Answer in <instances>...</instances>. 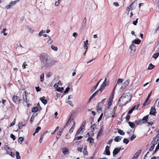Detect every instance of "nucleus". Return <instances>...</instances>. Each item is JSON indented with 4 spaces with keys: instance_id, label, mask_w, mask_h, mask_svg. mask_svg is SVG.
<instances>
[{
    "instance_id": "nucleus-35",
    "label": "nucleus",
    "mask_w": 159,
    "mask_h": 159,
    "mask_svg": "<svg viewBox=\"0 0 159 159\" xmlns=\"http://www.w3.org/2000/svg\"><path fill=\"white\" fill-rule=\"evenodd\" d=\"M5 150L7 151V153L8 154L9 153V152H10L11 151L10 149L7 146H6L5 147Z\"/></svg>"
},
{
    "instance_id": "nucleus-28",
    "label": "nucleus",
    "mask_w": 159,
    "mask_h": 159,
    "mask_svg": "<svg viewBox=\"0 0 159 159\" xmlns=\"http://www.w3.org/2000/svg\"><path fill=\"white\" fill-rule=\"evenodd\" d=\"M112 113H113V112ZM116 116V115L115 113H114L113 114V113H111L109 115V116H108L107 118H115Z\"/></svg>"
},
{
    "instance_id": "nucleus-8",
    "label": "nucleus",
    "mask_w": 159,
    "mask_h": 159,
    "mask_svg": "<svg viewBox=\"0 0 159 159\" xmlns=\"http://www.w3.org/2000/svg\"><path fill=\"white\" fill-rule=\"evenodd\" d=\"M12 99L13 102L16 104H19L20 102L21 99L20 97L17 96H14L12 97Z\"/></svg>"
},
{
    "instance_id": "nucleus-19",
    "label": "nucleus",
    "mask_w": 159,
    "mask_h": 159,
    "mask_svg": "<svg viewBox=\"0 0 159 159\" xmlns=\"http://www.w3.org/2000/svg\"><path fill=\"white\" fill-rule=\"evenodd\" d=\"M110 148V147L108 146H107L105 148V152H106V154L108 156H109L110 154V152L109 151Z\"/></svg>"
},
{
    "instance_id": "nucleus-58",
    "label": "nucleus",
    "mask_w": 159,
    "mask_h": 159,
    "mask_svg": "<svg viewBox=\"0 0 159 159\" xmlns=\"http://www.w3.org/2000/svg\"><path fill=\"white\" fill-rule=\"evenodd\" d=\"M27 66V65L26 64V62H25L23 63L22 65V68L23 69H25L26 68V66Z\"/></svg>"
},
{
    "instance_id": "nucleus-7",
    "label": "nucleus",
    "mask_w": 159,
    "mask_h": 159,
    "mask_svg": "<svg viewBox=\"0 0 159 159\" xmlns=\"http://www.w3.org/2000/svg\"><path fill=\"white\" fill-rule=\"evenodd\" d=\"M19 0H17L13 1H11L10 2L9 5H7L5 7V8L7 9L10 8L13 6L15 5L19 1Z\"/></svg>"
},
{
    "instance_id": "nucleus-32",
    "label": "nucleus",
    "mask_w": 159,
    "mask_h": 159,
    "mask_svg": "<svg viewBox=\"0 0 159 159\" xmlns=\"http://www.w3.org/2000/svg\"><path fill=\"white\" fill-rule=\"evenodd\" d=\"M56 89V90L57 91L61 92V93L64 90L63 88L62 87H57Z\"/></svg>"
},
{
    "instance_id": "nucleus-51",
    "label": "nucleus",
    "mask_w": 159,
    "mask_h": 159,
    "mask_svg": "<svg viewBox=\"0 0 159 159\" xmlns=\"http://www.w3.org/2000/svg\"><path fill=\"white\" fill-rule=\"evenodd\" d=\"M45 32V30H41L39 34V36H41L43 34H44Z\"/></svg>"
},
{
    "instance_id": "nucleus-21",
    "label": "nucleus",
    "mask_w": 159,
    "mask_h": 159,
    "mask_svg": "<svg viewBox=\"0 0 159 159\" xmlns=\"http://www.w3.org/2000/svg\"><path fill=\"white\" fill-rule=\"evenodd\" d=\"M62 153L64 155L68 154L69 153V150L66 148H62Z\"/></svg>"
},
{
    "instance_id": "nucleus-18",
    "label": "nucleus",
    "mask_w": 159,
    "mask_h": 159,
    "mask_svg": "<svg viewBox=\"0 0 159 159\" xmlns=\"http://www.w3.org/2000/svg\"><path fill=\"white\" fill-rule=\"evenodd\" d=\"M156 113V109L155 107H152L150 112V115H154Z\"/></svg>"
},
{
    "instance_id": "nucleus-53",
    "label": "nucleus",
    "mask_w": 159,
    "mask_h": 159,
    "mask_svg": "<svg viewBox=\"0 0 159 159\" xmlns=\"http://www.w3.org/2000/svg\"><path fill=\"white\" fill-rule=\"evenodd\" d=\"M60 0H58L55 2V5L56 6H58L59 5Z\"/></svg>"
},
{
    "instance_id": "nucleus-2",
    "label": "nucleus",
    "mask_w": 159,
    "mask_h": 159,
    "mask_svg": "<svg viewBox=\"0 0 159 159\" xmlns=\"http://www.w3.org/2000/svg\"><path fill=\"white\" fill-rule=\"evenodd\" d=\"M132 94L129 92L124 93L119 99L118 104L120 106H122L131 100Z\"/></svg>"
},
{
    "instance_id": "nucleus-33",
    "label": "nucleus",
    "mask_w": 159,
    "mask_h": 159,
    "mask_svg": "<svg viewBox=\"0 0 159 159\" xmlns=\"http://www.w3.org/2000/svg\"><path fill=\"white\" fill-rule=\"evenodd\" d=\"M157 144V143H153V144L152 145V146L149 149V151H151L154 149L155 147V145Z\"/></svg>"
},
{
    "instance_id": "nucleus-55",
    "label": "nucleus",
    "mask_w": 159,
    "mask_h": 159,
    "mask_svg": "<svg viewBox=\"0 0 159 159\" xmlns=\"http://www.w3.org/2000/svg\"><path fill=\"white\" fill-rule=\"evenodd\" d=\"M8 154L10 155L13 157H15V153L13 152H12L11 151L10 152H9V153Z\"/></svg>"
},
{
    "instance_id": "nucleus-56",
    "label": "nucleus",
    "mask_w": 159,
    "mask_h": 159,
    "mask_svg": "<svg viewBox=\"0 0 159 159\" xmlns=\"http://www.w3.org/2000/svg\"><path fill=\"white\" fill-rule=\"evenodd\" d=\"M44 74H42L40 75V78L41 81V82L43 81V78H44Z\"/></svg>"
},
{
    "instance_id": "nucleus-25",
    "label": "nucleus",
    "mask_w": 159,
    "mask_h": 159,
    "mask_svg": "<svg viewBox=\"0 0 159 159\" xmlns=\"http://www.w3.org/2000/svg\"><path fill=\"white\" fill-rule=\"evenodd\" d=\"M122 138V137L120 136H117L114 139V140L116 142H119Z\"/></svg>"
},
{
    "instance_id": "nucleus-54",
    "label": "nucleus",
    "mask_w": 159,
    "mask_h": 159,
    "mask_svg": "<svg viewBox=\"0 0 159 159\" xmlns=\"http://www.w3.org/2000/svg\"><path fill=\"white\" fill-rule=\"evenodd\" d=\"M139 105H136L133 107L131 109L132 111L134 110L135 109H137L139 107Z\"/></svg>"
},
{
    "instance_id": "nucleus-22",
    "label": "nucleus",
    "mask_w": 159,
    "mask_h": 159,
    "mask_svg": "<svg viewBox=\"0 0 159 159\" xmlns=\"http://www.w3.org/2000/svg\"><path fill=\"white\" fill-rule=\"evenodd\" d=\"M98 90H97L96 92H95L93 94L92 96L90 98L89 100V102H90L92 100L93 98L97 95V94L98 93Z\"/></svg>"
},
{
    "instance_id": "nucleus-23",
    "label": "nucleus",
    "mask_w": 159,
    "mask_h": 159,
    "mask_svg": "<svg viewBox=\"0 0 159 159\" xmlns=\"http://www.w3.org/2000/svg\"><path fill=\"white\" fill-rule=\"evenodd\" d=\"M44 97L40 98L39 99L44 104L46 105L47 102V100L44 98Z\"/></svg>"
},
{
    "instance_id": "nucleus-48",
    "label": "nucleus",
    "mask_w": 159,
    "mask_h": 159,
    "mask_svg": "<svg viewBox=\"0 0 159 159\" xmlns=\"http://www.w3.org/2000/svg\"><path fill=\"white\" fill-rule=\"evenodd\" d=\"M159 53L157 52V53H155L154 54H153L152 57H153L156 59L157 57H158L159 56Z\"/></svg>"
},
{
    "instance_id": "nucleus-38",
    "label": "nucleus",
    "mask_w": 159,
    "mask_h": 159,
    "mask_svg": "<svg viewBox=\"0 0 159 159\" xmlns=\"http://www.w3.org/2000/svg\"><path fill=\"white\" fill-rule=\"evenodd\" d=\"M44 134H45L44 133H43V134H41V135L40 138V139L39 140V142L40 143H41L42 142V140H43V136H44Z\"/></svg>"
},
{
    "instance_id": "nucleus-16",
    "label": "nucleus",
    "mask_w": 159,
    "mask_h": 159,
    "mask_svg": "<svg viewBox=\"0 0 159 159\" xmlns=\"http://www.w3.org/2000/svg\"><path fill=\"white\" fill-rule=\"evenodd\" d=\"M121 149V148L120 147L118 148H115L113 150V156L116 155L119 152H120Z\"/></svg>"
},
{
    "instance_id": "nucleus-41",
    "label": "nucleus",
    "mask_w": 159,
    "mask_h": 159,
    "mask_svg": "<svg viewBox=\"0 0 159 159\" xmlns=\"http://www.w3.org/2000/svg\"><path fill=\"white\" fill-rule=\"evenodd\" d=\"M16 159H20V155L19 153L18 152H16Z\"/></svg>"
},
{
    "instance_id": "nucleus-39",
    "label": "nucleus",
    "mask_w": 159,
    "mask_h": 159,
    "mask_svg": "<svg viewBox=\"0 0 159 159\" xmlns=\"http://www.w3.org/2000/svg\"><path fill=\"white\" fill-rule=\"evenodd\" d=\"M27 28L28 31L30 33H32L34 31V30L30 27L28 26Z\"/></svg>"
},
{
    "instance_id": "nucleus-17",
    "label": "nucleus",
    "mask_w": 159,
    "mask_h": 159,
    "mask_svg": "<svg viewBox=\"0 0 159 159\" xmlns=\"http://www.w3.org/2000/svg\"><path fill=\"white\" fill-rule=\"evenodd\" d=\"M73 125L69 130V132L70 133H71L72 132H73L75 127V120L73 121Z\"/></svg>"
},
{
    "instance_id": "nucleus-9",
    "label": "nucleus",
    "mask_w": 159,
    "mask_h": 159,
    "mask_svg": "<svg viewBox=\"0 0 159 159\" xmlns=\"http://www.w3.org/2000/svg\"><path fill=\"white\" fill-rule=\"evenodd\" d=\"M142 121V122H145L148 126L150 125H152L155 123V121L153 120V121H150V120H140L139 122L140 123L141 121Z\"/></svg>"
},
{
    "instance_id": "nucleus-59",
    "label": "nucleus",
    "mask_w": 159,
    "mask_h": 159,
    "mask_svg": "<svg viewBox=\"0 0 159 159\" xmlns=\"http://www.w3.org/2000/svg\"><path fill=\"white\" fill-rule=\"evenodd\" d=\"M10 137L13 140H15L16 139L15 136L12 134H11L10 135Z\"/></svg>"
},
{
    "instance_id": "nucleus-20",
    "label": "nucleus",
    "mask_w": 159,
    "mask_h": 159,
    "mask_svg": "<svg viewBox=\"0 0 159 159\" xmlns=\"http://www.w3.org/2000/svg\"><path fill=\"white\" fill-rule=\"evenodd\" d=\"M62 85L61 82L60 81H59L58 82L56 83L54 85L53 87L57 89V87H61Z\"/></svg>"
},
{
    "instance_id": "nucleus-29",
    "label": "nucleus",
    "mask_w": 159,
    "mask_h": 159,
    "mask_svg": "<svg viewBox=\"0 0 159 159\" xmlns=\"http://www.w3.org/2000/svg\"><path fill=\"white\" fill-rule=\"evenodd\" d=\"M87 140L88 141L89 143H94V139L92 137H90Z\"/></svg>"
},
{
    "instance_id": "nucleus-50",
    "label": "nucleus",
    "mask_w": 159,
    "mask_h": 159,
    "mask_svg": "<svg viewBox=\"0 0 159 159\" xmlns=\"http://www.w3.org/2000/svg\"><path fill=\"white\" fill-rule=\"evenodd\" d=\"M72 120V121H73L74 120H68V121H67V123H66L65 125L66 126L69 125H70V124Z\"/></svg>"
},
{
    "instance_id": "nucleus-60",
    "label": "nucleus",
    "mask_w": 159,
    "mask_h": 159,
    "mask_svg": "<svg viewBox=\"0 0 159 159\" xmlns=\"http://www.w3.org/2000/svg\"><path fill=\"white\" fill-rule=\"evenodd\" d=\"M136 137V136L134 135H133L130 137V140H133Z\"/></svg>"
},
{
    "instance_id": "nucleus-11",
    "label": "nucleus",
    "mask_w": 159,
    "mask_h": 159,
    "mask_svg": "<svg viewBox=\"0 0 159 159\" xmlns=\"http://www.w3.org/2000/svg\"><path fill=\"white\" fill-rule=\"evenodd\" d=\"M87 24V19L86 17H84L83 20V22L81 25V26L80 28V30H83L84 28Z\"/></svg>"
},
{
    "instance_id": "nucleus-46",
    "label": "nucleus",
    "mask_w": 159,
    "mask_h": 159,
    "mask_svg": "<svg viewBox=\"0 0 159 159\" xmlns=\"http://www.w3.org/2000/svg\"><path fill=\"white\" fill-rule=\"evenodd\" d=\"M23 140L24 139L23 137H19L18 139V142L20 143H21Z\"/></svg>"
},
{
    "instance_id": "nucleus-24",
    "label": "nucleus",
    "mask_w": 159,
    "mask_h": 159,
    "mask_svg": "<svg viewBox=\"0 0 159 159\" xmlns=\"http://www.w3.org/2000/svg\"><path fill=\"white\" fill-rule=\"evenodd\" d=\"M88 42V40H87L86 41L84 42V47L86 50L88 49V45L89 44Z\"/></svg>"
},
{
    "instance_id": "nucleus-13",
    "label": "nucleus",
    "mask_w": 159,
    "mask_h": 159,
    "mask_svg": "<svg viewBox=\"0 0 159 159\" xmlns=\"http://www.w3.org/2000/svg\"><path fill=\"white\" fill-rule=\"evenodd\" d=\"M137 5V2L135 1L129 5V8L131 10L134 9Z\"/></svg>"
},
{
    "instance_id": "nucleus-30",
    "label": "nucleus",
    "mask_w": 159,
    "mask_h": 159,
    "mask_svg": "<svg viewBox=\"0 0 159 159\" xmlns=\"http://www.w3.org/2000/svg\"><path fill=\"white\" fill-rule=\"evenodd\" d=\"M48 39L47 42V43L48 44L50 45L52 43L53 41L49 36H48Z\"/></svg>"
},
{
    "instance_id": "nucleus-1",
    "label": "nucleus",
    "mask_w": 159,
    "mask_h": 159,
    "mask_svg": "<svg viewBox=\"0 0 159 159\" xmlns=\"http://www.w3.org/2000/svg\"><path fill=\"white\" fill-rule=\"evenodd\" d=\"M41 66L42 67H50L54 65L56 61L52 60L47 54L42 53L40 56Z\"/></svg>"
},
{
    "instance_id": "nucleus-62",
    "label": "nucleus",
    "mask_w": 159,
    "mask_h": 159,
    "mask_svg": "<svg viewBox=\"0 0 159 159\" xmlns=\"http://www.w3.org/2000/svg\"><path fill=\"white\" fill-rule=\"evenodd\" d=\"M138 19L137 18L136 19V20L135 21H134L133 22V24H134V25H137V24L138 22Z\"/></svg>"
},
{
    "instance_id": "nucleus-45",
    "label": "nucleus",
    "mask_w": 159,
    "mask_h": 159,
    "mask_svg": "<svg viewBox=\"0 0 159 159\" xmlns=\"http://www.w3.org/2000/svg\"><path fill=\"white\" fill-rule=\"evenodd\" d=\"M56 95L54 97L55 99L56 100H57L59 97L60 96V94L58 93H56Z\"/></svg>"
},
{
    "instance_id": "nucleus-61",
    "label": "nucleus",
    "mask_w": 159,
    "mask_h": 159,
    "mask_svg": "<svg viewBox=\"0 0 159 159\" xmlns=\"http://www.w3.org/2000/svg\"><path fill=\"white\" fill-rule=\"evenodd\" d=\"M96 127V125L95 124H94L91 125V128L93 129H94Z\"/></svg>"
},
{
    "instance_id": "nucleus-44",
    "label": "nucleus",
    "mask_w": 159,
    "mask_h": 159,
    "mask_svg": "<svg viewBox=\"0 0 159 159\" xmlns=\"http://www.w3.org/2000/svg\"><path fill=\"white\" fill-rule=\"evenodd\" d=\"M118 132L121 135H124L125 133L123 132V131L120 129H118Z\"/></svg>"
},
{
    "instance_id": "nucleus-5",
    "label": "nucleus",
    "mask_w": 159,
    "mask_h": 159,
    "mask_svg": "<svg viewBox=\"0 0 159 159\" xmlns=\"http://www.w3.org/2000/svg\"><path fill=\"white\" fill-rule=\"evenodd\" d=\"M130 82L129 79L126 80L121 85V86L119 89V91L122 92L125 89L126 87L129 84Z\"/></svg>"
},
{
    "instance_id": "nucleus-10",
    "label": "nucleus",
    "mask_w": 159,
    "mask_h": 159,
    "mask_svg": "<svg viewBox=\"0 0 159 159\" xmlns=\"http://www.w3.org/2000/svg\"><path fill=\"white\" fill-rule=\"evenodd\" d=\"M26 121L25 120L23 121H20L18 123V129H22V127L26 126Z\"/></svg>"
},
{
    "instance_id": "nucleus-57",
    "label": "nucleus",
    "mask_w": 159,
    "mask_h": 159,
    "mask_svg": "<svg viewBox=\"0 0 159 159\" xmlns=\"http://www.w3.org/2000/svg\"><path fill=\"white\" fill-rule=\"evenodd\" d=\"M63 129H60L59 131L57 133V135H61V133H62L63 131Z\"/></svg>"
},
{
    "instance_id": "nucleus-34",
    "label": "nucleus",
    "mask_w": 159,
    "mask_h": 159,
    "mask_svg": "<svg viewBox=\"0 0 159 159\" xmlns=\"http://www.w3.org/2000/svg\"><path fill=\"white\" fill-rule=\"evenodd\" d=\"M154 66L152 64L150 63L149 64L148 67V70H151L154 67Z\"/></svg>"
},
{
    "instance_id": "nucleus-64",
    "label": "nucleus",
    "mask_w": 159,
    "mask_h": 159,
    "mask_svg": "<svg viewBox=\"0 0 159 159\" xmlns=\"http://www.w3.org/2000/svg\"><path fill=\"white\" fill-rule=\"evenodd\" d=\"M159 149V142L158 144V145H157V147L156 148L154 152L153 153V154L154 153V152L157 151V150H158Z\"/></svg>"
},
{
    "instance_id": "nucleus-63",
    "label": "nucleus",
    "mask_w": 159,
    "mask_h": 159,
    "mask_svg": "<svg viewBox=\"0 0 159 159\" xmlns=\"http://www.w3.org/2000/svg\"><path fill=\"white\" fill-rule=\"evenodd\" d=\"M16 120H14L11 123L10 126H12L15 125L16 123Z\"/></svg>"
},
{
    "instance_id": "nucleus-26",
    "label": "nucleus",
    "mask_w": 159,
    "mask_h": 159,
    "mask_svg": "<svg viewBox=\"0 0 159 159\" xmlns=\"http://www.w3.org/2000/svg\"><path fill=\"white\" fill-rule=\"evenodd\" d=\"M141 40L139 39H135L132 41V43H134L136 44H139L141 42Z\"/></svg>"
},
{
    "instance_id": "nucleus-49",
    "label": "nucleus",
    "mask_w": 159,
    "mask_h": 159,
    "mask_svg": "<svg viewBox=\"0 0 159 159\" xmlns=\"http://www.w3.org/2000/svg\"><path fill=\"white\" fill-rule=\"evenodd\" d=\"M41 129V128L40 127L38 126V127H37L34 132V133H38L39 132V131Z\"/></svg>"
},
{
    "instance_id": "nucleus-14",
    "label": "nucleus",
    "mask_w": 159,
    "mask_h": 159,
    "mask_svg": "<svg viewBox=\"0 0 159 159\" xmlns=\"http://www.w3.org/2000/svg\"><path fill=\"white\" fill-rule=\"evenodd\" d=\"M107 85V83L103 82L100 87V88L98 90V92L100 91V93L104 89L105 87Z\"/></svg>"
},
{
    "instance_id": "nucleus-27",
    "label": "nucleus",
    "mask_w": 159,
    "mask_h": 159,
    "mask_svg": "<svg viewBox=\"0 0 159 159\" xmlns=\"http://www.w3.org/2000/svg\"><path fill=\"white\" fill-rule=\"evenodd\" d=\"M87 147L86 146H85L84 149L83 153L84 155L87 156L88 155V152L87 151Z\"/></svg>"
},
{
    "instance_id": "nucleus-6",
    "label": "nucleus",
    "mask_w": 159,
    "mask_h": 159,
    "mask_svg": "<svg viewBox=\"0 0 159 159\" xmlns=\"http://www.w3.org/2000/svg\"><path fill=\"white\" fill-rule=\"evenodd\" d=\"M28 93H26V92H25L24 93L23 95V104L24 106L27 105V106L29 107V100L27 98V96L28 95Z\"/></svg>"
},
{
    "instance_id": "nucleus-4",
    "label": "nucleus",
    "mask_w": 159,
    "mask_h": 159,
    "mask_svg": "<svg viewBox=\"0 0 159 159\" xmlns=\"http://www.w3.org/2000/svg\"><path fill=\"white\" fill-rule=\"evenodd\" d=\"M124 81V80L121 79V78H119V79L117 80V83L116 84L113 90L112 91V95L111 97V98H110L109 99V101L108 102V106L109 107L111 105L112 102V98H113V96L114 95V90L116 88V87H117V85H120V84H121L123 81Z\"/></svg>"
},
{
    "instance_id": "nucleus-3",
    "label": "nucleus",
    "mask_w": 159,
    "mask_h": 159,
    "mask_svg": "<svg viewBox=\"0 0 159 159\" xmlns=\"http://www.w3.org/2000/svg\"><path fill=\"white\" fill-rule=\"evenodd\" d=\"M86 123V121H84L82 123L80 127L76 132L75 138L74 140H78L81 139L83 137V136H78L80 134H82L83 132V130L85 129V125Z\"/></svg>"
},
{
    "instance_id": "nucleus-52",
    "label": "nucleus",
    "mask_w": 159,
    "mask_h": 159,
    "mask_svg": "<svg viewBox=\"0 0 159 159\" xmlns=\"http://www.w3.org/2000/svg\"><path fill=\"white\" fill-rule=\"evenodd\" d=\"M123 142L124 143H125L126 144H127L129 143V141L128 139H126V138H124L123 139Z\"/></svg>"
},
{
    "instance_id": "nucleus-12",
    "label": "nucleus",
    "mask_w": 159,
    "mask_h": 159,
    "mask_svg": "<svg viewBox=\"0 0 159 159\" xmlns=\"http://www.w3.org/2000/svg\"><path fill=\"white\" fill-rule=\"evenodd\" d=\"M129 48L131 49L132 51L133 52V53H132V52H131V53L132 54V56H134V52L136 50V48L135 45L134 44V43H132L129 46Z\"/></svg>"
},
{
    "instance_id": "nucleus-40",
    "label": "nucleus",
    "mask_w": 159,
    "mask_h": 159,
    "mask_svg": "<svg viewBox=\"0 0 159 159\" xmlns=\"http://www.w3.org/2000/svg\"><path fill=\"white\" fill-rule=\"evenodd\" d=\"M149 103V99H147V98H146L143 104V106H145V105H148Z\"/></svg>"
},
{
    "instance_id": "nucleus-43",
    "label": "nucleus",
    "mask_w": 159,
    "mask_h": 159,
    "mask_svg": "<svg viewBox=\"0 0 159 159\" xmlns=\"http://www.w3.org/2000/svg\"><path fill=\"white\" fill-rule=\"evenodd\" d=\"M51 48L54 51H57L58 49V48L57 47L53 45L51 46Z\"/></svg>"
},
{
    "instance_id": "nucleus-15",
    "label": "nucleus",
    "mask_w": 159,
    "mask_h": 159,
    "mask_svg": "<svg viewBox=\"0 0 159 159\" xmlns=\"http://www.w3.org/2000/svg\"><path fill=\"white\" fill-rule=\"evenodd\" d=\"M141 150H138L137 152L134 154L132 159H137L140 154L141 153Z\"/></svg>"
},
{
    "instance_id": "nucleus-31",
    "label": "nucleus",
    "mask_w": 159,
    "mask_h": 159,
    "mask_svg": "<svg viewBox=\"0 0 159 159\" xmlns=\"http://www.w3.org/2000/svg\"><path fill=\"white\" fill-rule=\"evenodd\" d=\"M99 83V82H98L96 85H95L92 87V89H91V90L93 92L95 90L96 88L98 86Z\"/></svg>"
},
{
    "instance_id": "nucleus-37",
    "label": "nucleus",
    "mask_w": 159,
    "mask_h": 159,
    "mask_svg": "<svg viewBox=\"0 0 159 159\" xmlns=\"http://www.w3.org/2000/svg\"><path fill=\"white\" fill-rule=\"evenodd\" d=\"M75 118V113H72L70 115L69 119H73Z\"/></svg>"
},
{
    "instance_id": "nucleus-47",
    "label": "nucleus",
    "mask_w": 159,
    "mask_h": 159,
    "mask_svg": "<svg viewBox=\"0 0 159 159\" xmlns=\"http://www.w3.org/2000/svg\"><path fill=\"white\" fill-rule=\"evenodd\" d=\"M129 124L130 126L132 128H134L135 126V124L131 122H129Z\"/></svg>"
},
{
    "instance_id": "nucleus-42",
    "label": "nucleus",
    "mask_w": 159,
    "mask_h": 159,
    "mask_svg": "<svg viewBox=\"0 0 159 159\" xmlns=\"http://www.w3.org/2000/svg\"><path fill=\"white\" fill-rule=\"evenodd\" d=\"M38 111V109L37 108V107H33L32 109V111L33 112H35Z\"/></svg>"
},
{
    "instance_id": "nucleus-36",
    "label": "nucleus",
    "mask_w": 159,
    "mask_h": 159,
    "mask_svg": "<svg viewBox=\"0 0 159 159\" xmlns=\"http://www.w3.org/2000/svg\"><path fill=\"white\" fill-rule=\"evenodd\" d=\"M157 132L158 133V134H157V139L156 141L155 140L154 142V143H157V144L159 140V136H158L159 135V130H158L157 131Z\"/></svg>"
}]
</instances>
